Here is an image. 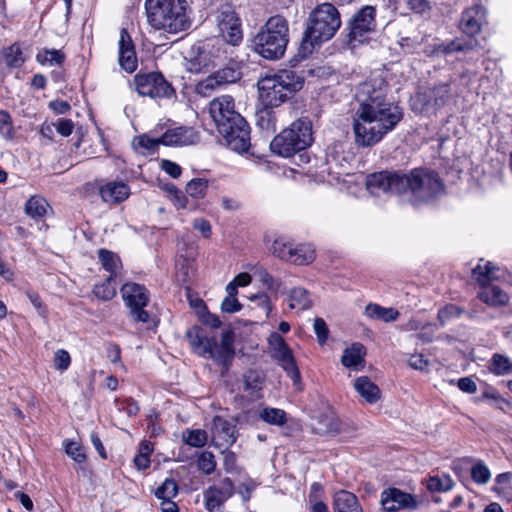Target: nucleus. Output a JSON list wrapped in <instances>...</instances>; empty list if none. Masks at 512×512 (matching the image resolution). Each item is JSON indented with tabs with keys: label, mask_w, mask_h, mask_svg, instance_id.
<instances>
[{
	"label": "nucleus",
	"mask_w": 512,
	"mask_h": 512,
	"mask_svg": "<svg viewBox=\"0 0 512 512\" xmlns=\"http://www.w3.org/2000/svg\"><path fill=\"white\" fill-rule=\"evenodd\" d=\"M388 84L380 74H372L356 89L359 107L353 119L355 143L361 147L377 144L403 118L402 109L388 97Z\"/></svg>",
	"instance_id": "1"
},
{
	"label": "nucleus",
	"mask_w": 512,
	"mask_h": 512,
	"mask_svg": "<svg viewBox=\"0 0 512 512\" xmlns=\"http://www.w3.org/2000/svg\"><path fill=\"white\" fill-rule=\"evenodd\" d=\"M209 114L230 149L238 153L248 151L250 127L235 110L234 99L231 96L222 95L213 99L209 104Z\"/></svg>",
	"instance_id": "2"
},
{
	"label": "nucleus",
	"mask_w": 512,
	"mask_h": 512,
	"mask_svg": "<svg viewBox=\"0 0 512 512\" xmlns=\"http://www.w3.org/2000/svg\"><path fill=\"white\" fill-rule=\"evenodd\" d=\"M145 9L148 23L157 30L176 34L190 25L185 0H146Z\"/></svg>",
	"instance_id": "3"
},
{
	"label": "nucleus",
	"mask_w": 512,
	"mask_h": 512,
	"mask_svg": "<svg viewBox=\"0 0 512 512\" xmlns=\"http://www.w3.org/2000/svg\"><path fill=\"white\" fill-rule=\"evenodd\" d=\"M304 79L293 70H280L258 81L259 97L265 106L278 107L299 91Z\"/></svg>",
	"instance_id": "4"
},
{
	"label": "nucleus",
	"mask_w": 512,
	"mask_h": 512,
	"mask_svg": "<svg viewBox=\"0 0 512 512\" xmlns=\"http://www.w3.org/2000/svg\"><path fill=\"white\" fill-rule=\"evenodd\" d=\"M289 41L287 20L275 15L270 17L261 30L253 38V49L263 58L276 60L281 58Z\"/></svg>",
	"instance_id": "5"
},
{
	"label": "nucleus",
	"mask_w": 512,
	"mask_h": 512,
	"mask_svg": "<svg viewBox=\"0 0 512 512\" xmlns=\"http://www.w3.org/2000/svg\"><path fill=\"white\" fill-rule=\"evenodd\" d=\"M187 339L192 350L204 358L214 360L216 363L228 368L229 363L234 357L233 335L229 331L221 334V340L218 342L213 337L205 336L197 327H192L187 331Z\"/></svg>",
	"instance_id": "6"
},
{
	"label": "nucleus",
	"mask_w": 512,
	"mask_h": 512,
	"mask_svg": "<svg viewBox=\"0 0 512 512\" xmlns=\"http://www.w3.org/2000/svg\"><path fill=\"white\" fill-rule=\"evenodd\" d=\"M312 142V122L307 117H301L274 137L270 147L274 153L282 157H291L306 149Z\"/></svg>",
	"instance_id": "7"
},
{
	"label": "nucleus",
	"mask_w": 512,
	"mask_h": 512,
	"mask_svg": "<svg viewBox=\"0 0 512 512\" xmlns=\"http://www.w3.org/2000/svg\"><path fill=\"white\" fill-rule=\"evenodd\" d=\"M341 19L337 8L331 3L318 5L310 14L304 42L311 45L328 41L340 28Z\"/></svg>",
	"instance_id": "8"
},
{
	"label": "nucleus",
	"mask_w": 512,
	"mask_h": 512,
	"mask_svg": "<svg viewBox=\"0 0 512 512\" xmlns=\"http://www.w3.org/2000/svg\"><path fill=\"white\" fill-rule=\"evenodd\" d=\"M444 183L437 173L429 170L415 169L403 175V195L413 202H425L440 195Z\"/></svg>",
	"instance_id": "9"
},
{
	"label": "nucleus",
	"mask_w": 512,
	"mask_h": 512,
	"mask_svg": "<svg viewBox=\"0 0 512 512\" xmlns=\"http://www.w3.org/2000/svg\"><path fill=\"white\" fill-rule=\"evenodd\" d=\"M232 47L219 37L198 43L190 51V69L198 72L202 69L225 64L231 59Z\"/></svg>",
	"instance_id": "10"
},
{
	"label": "nucleus",
	"mask_w": 512,
	"mask_h": 512,
	"mask_svg": "<svg viewBox=\"0 0 512 512\" xmlns=\"http://www.w3.org/2000/svg\"><path fill=\"white\" fill-rule=\"evenodd\" d=\"M499 268L493 263L487 261L484 264H478L473 269V277L481 285L478 297L492 307L505 306L509 302V296L500 287L490 284L493 280L500 279L497 274Z\"/></svg>",
	"instance_id": "11"
},
{
	"label": "nucleus",
	"mask_w": 512,
	"mask_h": 512,
	"mask_svg": "<svg viewBox=\"0 0 512 512\" xmlns=\"http://www.w3.org/2000/svg\"><path fill=\"white\" fill-rule=\"evenodd\" d=\"M376 9L366 5L357 11L349 22L348 42L352 47L369 40L376 29Z\"/></svg>",
	"instance_id": "12"
},
{
	"label": "nucleus",
	"mask_w": 512,
	"mask_h": 512,
	"mask_svg": "<svg viewBox=\"0 0 512 512\" xmlns=\"http://www.w3.org/2000/svg\"><path fill=\"white\" fill-rule=\"evenodd\" d=\"M215 23L220 39H223L228 46H236L242 41L241 22L231 5L223 4L217 9Z\"/></svg>",
	"instance_id": "13"
},
{
	"label": "nucleus",
	"mask_w": 512,
	"mask_h": 512,
	"mask_svg": "<svg viewBox=\"0 0 512 512\" xmlns=\"http://www.w3.org/2000/svg\"><path fill=\"white\" fill-rule=\"evenodd\" d=\"M121 294L125 304L130 308L133 320L147 323L150 315L144 307L150 300L148 290L143 285L131 282L121 287Z\"/></svg>",
	"instance_id": "14"
},
{
	"label": "nucleus",
	"mask_w": 512,
	"mask_h": 512,
	"mask_svg": "<svg viewBox=\"0 0 512 512\" xmlns=\"http://www.w3.org/2000/svg\"><path fill=\"white\" fill-rule=\"evenodd\" d=\"M139 95L152 99L171 98L175 91L161 73L138 74L134 78Z\"/></svg>",
	"instance_id": "15"
},
{
	"label": "nucleus",
	"mask_w": 512,
	"mask_h": 512,
	"mask_svg": "<svg viewBox=\"0 0 512 512\" xmlns=\"http://www.w3.org/2000/svg\"><path fill=\"white\" fill-rule=\"evenodd\" d=\"M366 188L376 197L393 193L403 195V175L388 171L372 173L366 178Z\"/></svg>",
	"instance_id": "16"
},
{
	"label": "nucleus",
	"mask_w": 512,
	"mask_h": 512,
	"mask_svg": "<svg viewBox=\"0 0 512 512\" xmlns=\"http://www.w3.org/2000/svg\"><path fill=\"white\" fill-rule=\"evenodd\" d=\"M268 344L271 356L277 360L281 367L287 372L294 383L300 380V372L295 363L291 349L284 339L276 332L270 334Z\"/></svg>",
	"instance_id": "17"
},
{
	"label": "nucleus",
	"mask_w": 512,
	"mask_h": 512,
	"mask_svg": "<svg viewBox=\"0 0 512 512\" xmlns=\"http://www.w3.org/2000/svg\"><path fill=\"white\" fill-rule=\"evenodd\" d=\"M380 503L384 510L394 512L401 509H416L418 500L415 496L398 488H387L382 491Z\"/></svg>",
	"instance_id": "18"
},
{
	"label": "nucleus",
	"mask_w": 512,
	"mask_h": 512,
	"mask_svg": "<svg viewBox=\"0 0 512 512\" xmlns=\"http://www.w3.org/2000/svg\"><path fill=\"white\" fill-rule=\"evenodd\" d=\"M161 144L169 147L195 145L200 141L199 132L192 127H176L168 129L161 137Z\"/></svg>",
	"instance_id": "19"
},
{
	"label": "nucleus",
	"mask_w": 512,
	"mask_h": 512,
	"mask_svg": "<svg viewBox=\"0 0 512 512\" xmlns=\"http://www.w3.org/2000/svg\"><path fill=\"white\" fill-rule=\"evenodd\" d=\"M484 22L485 9L481 5H474L462 13L459 28L463 33L472 37L481 31Z\"/></svg>",
	"instance_id": "20"
},
{
	"label": "nucleus",
	"mask_w": 512,
	"mask_h": 512,
	"mask_svg": "<svg viewBox=\"0 0 512 512\" xmlns=\"http://www.w3.org/2000/svg\"><path fill=\"white\" fill-rule=\"evenodd\" d=\"M119 64L122 69L132 73L137 68V57L132 39L125 28L120 31L119 38Z\"/></svg>",
	"instance_id": "21"
},
{
	"label": "nucleus",
	"mask_w": 512,
	"mask_h": 512,
	"mask_svg": "<svg viewBox=\"0 0 512 512\" xmlns=\"http://www.w3.org/2000/svg\"><path fill=\"white\" fill-rule=\"evenodd\" d=\"M418 97L427 110H437L448 103L451 98V89L447 83H441Z\"/></svg>",
	"instance_id": "22"
},
{
	"label": "nucleus",
	"mask_w": 512,
	"mask_h": 512,
	"mask_svg": "<svg viewBox=\"0 0 512 512\" xmlns=\"http://www.w3.org/2000/svg\"><path fill=\"white\" fill-rule=\"evenodd\" d=\"M212 439L218 446H231L236 440L235 427L220 416L214 417Z\"/></svg>",
	"instance_id": "23"
},
{
	"label": "nucleus",
	"mask_w": 512,
	"mask_h": 512,
	"mask_svg": "<svg viewBox=\"0 0 512 512\" xmlns=\"http://www.w3.org/2000/svg\"><path fill=\"white\" fill-rule=\"evenodd\" d=\"M100 195L105 202L120 203L130 195V188L123 182H109L100 189Z\"/></svg>",
	"instance_id": "24"
},
{
	"label": "nucleus",
	"mask_w": 512,
	"mask_h": 512,
	"mask_svg": "<svg viewBox=\"0 0 512 512\" xmlns=\"http://www.w3.org/2000/svg\"><path fill=\"white\" fill-rule=\"evenodd\" d=\"M335 512H363L356 495L346 490H339L333 496Z\"/></svg>",
	"instance_id": "25"
},
{
	"label": "nucleus",
	"mask_w": 512,
	"mask_h": 512,
	"mask_svg": "<svg viewBox=\"0 0 512 512\" xmlns=\"http://www.w3.org/2000/svg\"><path fill=\"white\" fill-rule=\"evenodd\" d=\"M366 349L361 343H353L343 352L341 363L347 368L362 369L364 367V356Z\"/></svg>",
	"instance_id": "26"
},
{
	"label": "nucleus",
	"mask_w": 512,
	"mask_h": 512,
	"mask_svg": "<svg viewBox=\"0 0 512 512\" xmlns=\"http://www.w3.org/2000/svg\"><path fill=\"white\" fill-rule=\"evenodd\" d=\"M357 393L368 403H375L380 398V390L368 377L361 376L354 381Z\"/></svg>",
	"instance_id": "27"
},
{
	"label": "nucleus",
	"mask_w": 512,
	"mask_h": 512,
	"mask_svg": "<svg viewBox=\"0 0 512 512\" xmlns=\"http://www.w3.org/2000/svg\"><path fill=\"white\" fill-rule=\"evenodd\" d=\"M364 315L371 320L389 323L397 320L399 312L392 307L385 308L376 303H369L364 309Z\"/></svg>",
	"instance_id": "28"
},
{
	"label": "nucleus",
	"mask_w": 512,
	"mask_h": 512,
	"mask_svg": "<svg viewBox=\"0 0 512 512\" xmlns=\"http://www.w3.org/2000/svg\"><path fill=\"white\" fill-rule=\"evenodd\" d=\"M50 209V205L42 196H31L25 204V213L34 219H42Z\"/></svg>",
	"instance_id": "29"
},
{
	"label": "nucleus",
	"mask_w": 512,
	"mask_h": 512,
	"mask_svg": "<svg viewBox=\"0 0 512 512\" xmlns=\"http://www.w3.org/2000/svg\"><path fill=\"white\" fill-rule=\"evenodd\" d=\"M1 57L5 65L9 68H20L25 62L22 49L17 43L4 48L1 51Z\"/></svg>",
	"instance_id": "30"
},
{
	"label": "nucleus",
	"mask_w": 512,
	"mask_h": 512,
	"mask_svg": "<svg viewBox=\"0 0 512 512\" xmlns=\"http://www.w3.org/2000/svg\"><path fill=\"white\" fill-rule=\"evenodd\" d=\"M288 306L290 309L302 311L311 307V300L307 290L301 287L293 288L288 298Z\"/></svg>",
	"instance_id": "31"
},
{
	"label": "nucleus",
	"mask_w": 512,
	"mask_h": 512,
	"mask_svg": "<svg viewBox=\"0 0 512 512\" xmlns=\"http://www.w3.org/2000/svg\"><path fill=\"white\" fill-rule=\"evenodd\" d=\"M98 256L102 267L110 273L109 276L116 278L121 268L120 258L113 252L105 249H100Z\"/></svg>",
	"instance_id": "32"
},
{
	"label": "nucleus",
	"mask_w": 512,
	"mask_h": 512,
	"mask_svg": "<svg viewBox=\"0 0 512 512\" xmlns=\"http://www.w3.org/2000/svg\"><path fill=\"white\" fill-rule=\"evenodd\" d=\"M228 493L221 488L210 487L205 492L206 508L211 512H218Z\"/></svg>",
	"instance_id": "33"
},
{
	"label": "nucleus",
	"mask_w": 512,
	"mask_h": 512,
	"mask_svg": "<svg viewBox=\"0 0 512 512\" xmlns=\"http://www.w3.org/2000/svg\"><path fill=\"white\" fill-rule=\"evenodd\" d=\"M116 290V278L108 276L103 283L94 286L93 293L98 299L109 301L116 295Z\"/></svg>",
	"instance_id": "34"
},
{
	"label": "nucleus",
	"mask_w": 512,
	"mask_h": 512,
	"mask_svg": "<svg viewBox=\"0 0 512 512\" xmlns=\"http://www.w3.org/2000/svg\"><path fill=\"white\" fill-rule=\"evenodd\" d=\"M489 370L499 376L512 374V362L508 357L496 353L490 360Z\"/></svg>",
	"instance_id": "35"
},
{
	"label": "nucleus",
	"mask_w": 512,
	"mask_h": 512,
	"mask_svg": "<svg viewBox=\"0 0 512 512\" xmlns=\"http://www.w3.org/2000/svg\"><path fill=\"white\" fill-rule=\"evenodd\" d=\"M259 417L266 423L276 426H282L287 421L285 411L278 408H264Z\"/></svg>",
	"instance_id": "36"
},
{
	"label": "nucleus",
	"mask_w": 512,
	"mask_h": 512,
	"mask_svg": "<svg viewBox=\"0 0 512 512\" xmlns=\"http://www.w3.org/2000/svg\"><path fill=\"white\" fill-rule=\"evenodd\" d=\"M296 255L292 258V264L307 265L314 261L316 254L311 244H298Z\"/></svg>",
	"instance_id": "37"
},
{
	"label": "nucleus",
	"mask_w": 512,
	"mask_h": 512,
	"mask_svg": "<svg viewBox=\"0 0 512 512\" xmlns=\"http://www.w3.org/2000/svg\"><path fill=\"white\" fill-rule=\"evenodd\" d=\"M222 86H224L222 81H220L217 75L213 73L197 84L196 91L202 96H209L212 92L218 90Z\"/></svg>",
	"instance_id": "38"
},
{
	"label": "nucleus",
	"mask_w": 512,
	"mask_h": 512,
	"mask_svg": "<svg viewBox=\"0 0 512 512\" xmlns=\"http://www.w3.org/2000/svg\"><path fill=\"white\" fill-rule=\"evenodd\" d=\"M183 439L187 445L200 448L206 445L208 440V434L205 430L201 429H187L183 433Z\"/></svg>",
	"instance_id": "39"
},
{
	"label": "nucleus",
	"mask_w": 512,
	"mask_h": 512,
	"mask_svg": "<svg viewBox=\"0 0 512 512\" xmlns=\"http://www.w3.org/2000/svg\"><path fill=\"white\" fill-rule=\"evenodd\" d=\"M178 493V485L173 479H165L164 482L156 489L155 496L159 500L173 499Z\"/></svg>",
	"instance_id": "40"
},
{
	"label": "nucleus",
	"mask_w": 512,
	"mask_h": 512,
	"mask_svg": "<svg viewBox=\"0 0 512 512\" xmlns=\"http://www.w3.org/2000/svg\"><path fill=\"white\" fill-rule=\"evenodd\" d=\"M454 482L448 475L442 477L433 476L427 481V488L432 492L449 491L453 488Z\"/></svg>",
	"instance_id": "41"
},
{
	"label": "nucleus",
	"mask_w": 512,
	"mask_h": 512,
	"mask_svg": "<svg viewBox=\"0 0 512 512\" xmlns=\"http://www.w3.org/2000/svg\"><path fill=\"white\" fill-rule=\"evenodd\" d=\"M207 188V180L202 178H195L188 182L186 185V193L195 199H199L205 196Z\"/></svg>",
	"instance_id": "42"
},
{
	"label": "nucleus",
	"mask_w": 512,
	"mask_h": 512,
	"mask_svg": "<svg viewBox=\"0 0 512 512\" xmlns=\"http://www.w3.org/2000/svg\"><path fill=\"white\" fill-rule=\"evenodd\" d=\"M471 477L475 483L485 485L491 479V472L483 462H478L471 468Z\"/></svg>",
	"instance_id": "43"
},
{
	"label": "nucleus",
	"mask_w": 512,
	"mask_h": 512,
	"mask_svg": "<svg viewBox=\"0 0 512 512\" xmlns=\"http://www.w3.org/2000/svg\"><path fill=\"white\" fill-rule=\"evenodd\" d=\"M160 144V138H152L147 134L140 135L133 140V145L137 149L147 152H154Z\"/></svg>",
	"instance_id": "44"
},
{
	"label": "nucleus",
	"mask_w": 512,
	"mask_h": 512,
	"mask_svg": "<svg viewBox=\"0 0 512 512\" xmlns=\"http://www.w3.org/2000/svg\"><path fill=\"white\" fill-rule=\"evenodd\" d=\"M36 59L41 64L59 65L64 56L58 50H44L37 54Z\"/></svg>",
	"instance_id": "45"
},
{
	"label": "nucleus",
	"mask_w": 512,
	"mask_h": 512,
	"mask_svg": "<svg viewBox=\"0 0 512 512\" xmlns=\"http://www.w3.org/2000/svg\"><path fill=\"white\" fill-rule=\"evenodd\" d=\"M64 443L66 454L75 462L83 463L86 460L83 448L78 442L66 440Z\"/></svg>",
	"instance_id": "46"
},
{
	"label": "nucleus",
	"mask_w": 512,
	"mask_h": 512,
	"mask_svg": "<svg viewBox=\"0 0 512 512\" xmlns=\"http://www.w3.org/2000/svg\"><path fill=\"white\" fill-rule=\"evenodd\" d=\"M198 468L205 474H211L214 472L216 467V461L214 455L205 451L200 454L197 460Z\"/></svg>",
	"instance_id": "47"
},
{
	"label": "nucleus",
	"mask_w": 512,
	"mask_h": 512,
	"mask_svg": "<svg viewBox=\"0 0 512 512\" xmlns=\"http://www.w3.org/2000/svg\"><path fill=\"white\" fill-rule=\"evenodd\" d=\"M0 135L6 140H11L14 137L11 117L8 112L4 110L0 111Z\"/></svg>",
	"instance_id": "48"
},
{
	"label": "nucleus",
	"mask_w": 512,
	"mask_h": 512,
	"mask_svg": "<svg viewBox=\"0 0 512 512\" xmlns=\"http://www.w3.org/2000/svg\"><path fill=\"white\" fill-rule=\"evenodd\" d=\"M53 361L55 369L59 371H65L71 364V357L66 350L59 349L55 352Z\"/></svg>",
	"instance_id": "49"
},
{
	"label": "nucleus",
	"mask_w": 512,
	"mask_h": 512,
	"mask_svg": "<svg viewBox=\"0 0 512 512\" xmlns=\"http://www.w3.org/2000/svg\"><path fill=\"white\" fill-rule=\"evenodd\" d=\"M223 85L236 82L240 78V72L232 67H225L215 72Z\"/></svg>",
	"instance_id": "50"
},
{
	"label": "nucleus",
	"mask_w": 512,
	"mask_h": 512,
	"mask_svg": "<svg viewBox=\"0 0 512 512\" xmlns=\"http://www.w3.org/2000/svg\"><path fill=\"white\" fill-rule=\"evenodd\" d=\"M288 249H289V240L284 237L275 239L271 246L272 254L281 260H283V258H285V254H287Z\"/></svg>",
	"instance_id": "51"
},
{
	"label": "nucleus",
	"mask_w": 512,
	"mask_h": 512,
	"mask_svg": "<svg viewBox=\"0 0 512 512\" xmlns=\"http://www.w3.org/2000/svg\"><path fill=\"white\" fill-rule=\"evenodd\" d=\"M169 198L177 208H185L186 207V196L178 189H176L173 185L168 188Z\"/></svg>",
	"instance_id": "52"
},
{
	"label": "nucleus",
	"mask_w": 512,
	"mask_h": 512,
	"mask_svg": "<svg viewBox=\"0 0 512 512\" xmlns=\"http://www.w3.org/2000/svg\"><path fill=\"white\" fill-rule=\"evenodd\" d=\"M251 270L253 271V275L266 287L271 288L273 286V278L265 268L255 265L251 267Z\"/></svg>",
	"instance_id": "53"
},
{
	"label": "nucleus",
	"mask_w": 512,
	"mask_h": 512,
	"mask_svg": "<svg viewBox=\"0 0 512 512\" xmlns=\"http://www.w3.org/2000/svg\"><path fill=\"white\" fill-rule=\"evenodd\" d=\"M250 299L252 302L255 303V305L257 307H260L265 311L266 317L269 316V314L271 312V303H270V298L267 294H265V293L256 294V295H253Z\"/></svg>",
	"instance_id": "54"
},
{
	"label": "nucleus",
	"mask_w": 512,
	"mask_h": 512,
	"mask_svg": "<svg viewBox=\"0 0 512 512\" xmlns=\"http://www.w3.org/2000/svg\"><path fill=\"white\" fill-rule=\"evenodd\" d=\"M313 327L319 343L323 344L328 338V328L325 321L322 318H316Z\"/></svg>",
	"instance_id": "55"
},
{
	"label": "nucleus",
	"mask_w": 512,
	"mask_h": 512,
	"mask_svg": "<svg viewBox=\"0 0 512 512\" xmlns=\"http://www.w3.org/2000/svg\"><path fill=\"white\" fill-rule=\"evenodd\" d=\"M56 131L63 137H68L72 134L74 124L70 119H59L54 123Z\"/></svg>",
	"instance_id": "56"
},
{
	"label": "nucleus",
	"mask_w": 512,
	"mask_h": 512,
	"mask_svg": "<svg viewBox=\"0 0 512 512\" xmlns=\"http://www.w3.org/2000/svg\"><path fill=\"white\" fill-rule=\"evenodd\" d=\"M241 309V304L236 297L226 296L221 303V310L225 313H234Z\"/></svg>",
	"instance_id": "57"
},
{
	"label": "nucleus",
	"mask_w": 512,
	"mask_h": 512,
	"mask_svg": "<svg viewBox=\"0 0 512 512\" xmlns=\"http://www.w3.org/2000/svg\"><path fill=\"white\" fill-rule=\"evenodd\" d=\"M161 168L173 178H178L182 172L181 167L170 160H162Z\"/></svg>",
	"instance_id": "58"
},
{
	"label": "nucleus",
	"mask_w": 512,
	"mask_h": 512,
	"mask_svg": "<svg viewBox=\"0 0 512 512\" xmlns=\"http://www.w3.org/2000/svg\"><path fill=\"white\" fill-rule=\"evenodd\" d=\"M193 228L199 231L203 237L209 238L211 235V225L204 218H196L193 221Z\"/></svg>",
	"instance_id": "59"
},
{
	"label": "nucleus",
	"mask_w": 512,
	"mask_h": 512,
	"mask_svg": "<svg viewBox=\"0 0 512 512\" xmlns=\"http://www.w3.org/2000/svg\"><path fill=\"white\" fill-rule=\"evenodd\" d=\"M458 388L465 393H475L477 391L476 382L470 377L460 378L457 382Z\"/></svg>",
	"instance_id": "60"
},
{
	"label": "nucleus",
	"mask_w": 512,
	"mask_h": 512,
	"mask_svg": "<svg viewBox=\"0 0 512 512\" xmlns=\"http://www.w3.org/2000/svg\"><path fill=\"white\" fill-rule=\"evenodd\" d=\"M244 383L246 389H258L261 384V377L256 372L250 371L245 375Z\"/></svg>",
	"instance_id": "61"
},
{
	"label": "nucleus",
	"mask_w": 512,
	"mask_h": 512,
	"mask_svg": "<svg viewBox=\"0 0 512 512\" xmlns=\"http://www.w3.org/2000/svg\"><path fill=\"white\" fill-rule=\"evenodd\" d=\"M406 4L416 13H424L430 9L428 0H406Z\"/></svg>",
	"instance_id": "62"
},
{
	"label": "nucleus",
	"mask_w": 512,
	"mask_h": 512,
	"mask_svg": "<svg viewBox=\"0 0 512 512\" xmlns=\"http://www.w3.org/2000/svg\"><path fill=\"white\" fill-rule=\"evenodd\" d=\"M483 398L491 401V405L498 409H503V405L507 402L496 392H485Z\"/></svg>",
	"instance_id": "63"
},
{
	"label": "nucleus",
	"mask_w": 512,
	"mask_h": 512,
	"mask_svg": "<svg viewBox=\"0 0 512 512\" xmlns=\"http://www.w3.org/2000/svg\"><path fill=\"white\" fill-rule=\"evenodd\" d=\"M408 363L410 367L417 370H424L428 366V361L422 355H411Z\"/></svg>",
	"instance_id": "64"
}]
</instances>
